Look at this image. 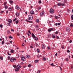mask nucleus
Listing matches in <instances>:
<instances>
[{
    "label": "nucleus",
    "mask_w": 73,
    "mask_h": 73,
    "mask_svg": "<svg viewBox=\"0 0 73 73\" xmlns=\"http://www.w3.org/2000/svg\"><path fill=\"white\" fill-rule=\"evenodd\" d=\"M57 5L58 6H65V3H58L57 4Z\"/></svg>",
    "instance_id": "nucleus-1"
},
{
    "label": "nucleus",
    "mask_w": 73,
    "mask_h": 73,
    "mask_svg": "<svg viewBox=\"0 0 73 73\" xmlns=\"http://www.w3.org/2000/svg\"><path fill=\"white\" fill-rule=\"evenodd\" d=\"M28 19L29 20H32L33 19V16L31 15H30L28 16Z\"/></svg>",
    "instance_id": "nucleus-2"
},
{
    "label": "nucleus",
    "mask_w": 73,
    "mask_h": 73,
    "mask_svg": "<svg viewBox=\"0 0 73 73\" xmlns=\"http://www.w3.org/2000/svg\"><path fill=\"white\" fill-rule=\"evenodd\" d=\"M50 12L51 13H54V10L53 9H50Z\"/></svg>",
    "instance_id": "nucleus-3"
},
{
    "label": "nucleus",
    "mask_w": 73,
    "mask_h": 73,
    "mask_svg": "<svg viewBox=\"0 0 73 73\" xmlns=\"http://www.w3.org/2000/svg\"><path fill=\"white\" fill-rule=\"evenodd\" d=\"M25 60V58L24 56H22L21 57V60L22 61H24Z\"/></svg>",
    "instance_id": "nucleus-4"
},
{
    "label": "nucleus",
    "mask_w": 73,
    "mask_h": 73,
    "mask_svg": "<svg viewBox=\"0 0 73 73\" xmlns=\"http://www.w3.org/2000/svg\"><path fill=\"white\" fill-rule=\"evenodd\" d=\"M66 30L67 32H69L70 31V28H66Z\"/></svg>",
    "instance_id": "nucleus-5"
},
{
    "label": "nucleus",
    "mask_w": 73,
    "mask_h": 73,
    "mask_svg": "<svg viewBox=\"0 0 73 73\" xmlns=\"http://www.w3.org/2000/svg\"><path fill=\"white\" fill-rule=\"evenodd\" d=\"M31 36L33 38H35V37H36V36L35 35V34H33V33H32Z\"/></svg>",
    "instance_id": "nucleus-6"
},
{
    "label": "nucleus",
    "mask_w": 73,
    "mask_h": 73,
    "mask_svg": "<svg viewBox=\"0 0 73 73\" xmlns=\"http://www.w3.org/2000/svg\"><path fill=\"white\" fill-rule=\"evenodd\" d=\"M15 8L17 9L18 10L20 8V7H19V6L18 5H17L15 7Z\"/></svg>",
    "instance_id": "nucleus-7"
},
{
    "label": "nucleus",
    "mask_w": 73,
    "mask_h": 73,
    "mask_svg": "<svg viewBox=\"0 0 73 73\" xmlns=\"http://www.w3.org/2000/svg\"><path fill=\"white\" fill-rule=\"evenodd\" d=\"M34 40H35L36 41H37L38 40V38L37 37L35 36V38H34Z\"/></svg>",
    "instance_id": "nucleus-8"
},
{
    "label": "nucleus",
    "mask_w": 73,
    "mask_h": 73,
    "mask_svg": "<svg viewBox=\"0 0 73 73\" xmlns=\"http://www.w3.org/2000/svg\"><path fill=\"white\" fill-rule=\"evenodd\" d=\"M10 61H11V62H13V57H12L10 58Z\"/></svg>",
    "instance_id": "nucleus-9"
},
{
    "label": "nucleus",
    "mask_w": 73,
    "mask_h": 73,
    "mask_svg": "<svg viewBox=\"0 0 73 73\" xmlns=\"http://www.w3.org/2000/svg\"><path fill=\"white\" fill-rule=\"evenodd\" d=\"M36 21L37 23H39V22L40 21V20H39V19H37L36 20Z\"/></svg>",
    "instance_id": "nucleus-10"
},
{
    "label": "nucleus",
    "mask_w": 73,
    "mask_h": 73,
    "mask_svg": "<svg viewBox=\"0 0 73 73\" xmlns=\"http://www.w3.org/2000/svg\"><path fill=\"white\" fill-rule=\"evenodd\" d=\"M8 22L10 23H12V21L11 19H9L8 20Z\"/></svg>",
    "instance_id": "nucleus-11"
},
{
    "label": "nucleus",
    "mask_w": 73,
    "mask_h": 73,
    "mask_svg": "<svg viewBox=\"0 0 73 73\" xmlns=\"http://www.w3.org/2000/svg\"><path fill=\"white\" fill-rule=\"evenodd\" d=\"M30 12L31 15H33L34 14V11H31Z\"/></svg>",
    "instance_id": "nucleus-12"
},
{
    "label": "nucleus",
    "mask_w": 73,
    "mask_h": 73,
    "mask_svg": "<svg viewBox=\"0 0 73 73\" xmlns=\"http://www.w3.org/2000/svg\"><path fill=\"white\" fill-rule=\"evenodd\" d=\"M7 34H11V32L9 31V30H7Z\"/></svg>",
    "instance_id": "nucleus-13"
},
{
    "label": "nucleus",
    "mask_w": 73,
    "mask_h": 73,
    "mask_svg": "<svg viewBox=\"0 0 73 73\" xmlns=\"http://www.w3.org/2000/svg\"><path fill=\"white\" fill-rule=\"evenodd\" d=\"M15 71H17V72H18L19 70V68H16L15 69Z\"/></svg>",
    "instance_id": "nucleus-14"
},
{
    "label": "nucleus",
    "mask_w": 73,
    "mask_h": 73,
    "mask_svg": "<svg viewBox=\"0 0 73 73\" xmlns=\"http://www.w3.org/2000/svg\"><path fill=\"white\" fill-rule=\"evenodd\" d=\"M17 66L18 67V68H21V66H20V64H18Z\"/></svg>",
    "instance_id": "nucleus-15"
},
{
    "label": "nucleus",
    "mask_w": 73,
    "mask_h": 73,
    "mask_svg": "<svg viewBox=\"0 0 73 73\" xmlns=\"http://www.w3.org/2000/svg\"><path fill=\"white\" fill-rule=\"evenodd\" d=\"M17 16H19V13H16L15 14Z\"/></svg>",
    "instance_id": "nucleus-16"
},
{
    "label": "nucleus",
    "mask_w": 73,
    "mask_h": 73,
    "mask_svg": "<svg viewBox=\"0 0 73 73\" xmlns=\"http://www.w3.org/2000/svg\"><path fill=\"white\" fill-rule=\"evenodd\" d=\"M26 57L27 58H29V56L28 55H27Z\"/></svg>",
    "instance_id": "nucleus-17"
},
{
    "label": "nucleus",
    "mask_w": 73,
    "mask_h": 73,
    "mask_svg": "<svg viewBox=\"0 0 73 73\" xmlns=\"http://www.w3.org/2000/svg\"><path fill=\"white\" fill-rule=\"evenodd\" d=\"M9 3H10L11 4H12L13 3V1L10 0L9 1Z\"/></svg>",
    "instance_id": "nucleus-18"
},
{
    "label": "nucleus",
    "mask_w": 73,
    "mask_h": 73,
    "mask_svg": "<svg viewBox=\"0 0 73 73\" xmlns=\"http://www.w3.org/2000/svg\"><path fill=\"white\" fill-rule=\"evenodd\" d=\"M9 38H11V39H12L13 38V37L11 36V35H10L9 36Z\"/></svg>",
    "instance_id": "nucleus-19"
},
{
    "label": "nucleus",
    "mask_w": 73,
    "mask_h": 73,
    "mask_svg": "<svg viewBox=\"0 0 73 73\" xmlns=\"http://www.w3.org/2000/svg\"><path fill=\"white\" fill-rule=\"evenodd\" d=\"M46 58L45 57H44L43 58V61H46Z\"/></svg>",
    "instance_id": "nucleus-20"
},
{
    "label": "nucleus",
    "mask_w": 73,
    "mask_h": 73,
    "mask_svg": "<svg viewBox=\"0 0 73 73\" xmlns=\"http://www.w3.org/2000/svg\"><path fill=\"white\" fill-rule=\"evenodd\" d=\"M4 40H3V41L1 43L2 45H4Z\"/></svg>",
    "instance_id": "nucleus-21"
},
{
    "label": "nucleus",
    "mask_w": 73,
    "mask_h": 73,
    "mask_svg": "<svg viewBox=\"0 0 73 73\" xmlns=\"http://www.w3.org/2000/svg\"><path fill=\"white\" fill-rule=\"evenodd\" d=\"M0 60H3V57L2 56H0Z\"/></svg>",
    "instance_id": "nucleus-22"
},
{
    "label": "nucleus",
    "mask_w": 73,
    "mask_h": 73,
    "mask_svg": "<svg viewBox=\"0 0 73 73\" xmlns=\"http://www.w3.org/2000/svg\"><path fill=\"white\" fill-rule=\"evenodd\" d=\"M35 28H39V26L37 25H35Z\"/></svg>",
    "instance_id": "nucleus-23"
},
{
    "label": "nucleus",
    "mask_w": 73,
    "mask_h": 73,
    "mask_svg": "<svg viewBox=\"0 0 73 73\" xmlns=\"http://www.w3.org/2000/svg\"><path fill=\"white\" fill-rule=\"evenodd\" d=\"M5 8L6 9H7L8 8V6H7V5H5Z\"/></svg>",
    "instance_id": "nucleus-24"
},
{
    "label": "nucleus",
    "mask_w": 73,
    "mask_h": 73,
    "mask_svg": "<svg viewBox=\"0 0 73 73\" xmlns=\"http://www.w3.org/2000/svg\"><path fill=\"white\" fill-rule=\"evenodd\" d=\"M10 58H11V57L9 56H8L7 60H10Z\"/></svg>",
    "instance_id": "nucleus-25"
},
{
    "label": "nucleus",
    "mask_w": 73,
    "mask_h": 73,
    "mask_svg": "<svg viewBox=\"0 0 73 73\" xmlns=\"http://www.w3.org/2000/svg\"><path fill=\"white\" fill-rule=\"evenodd\" d=\"M13 67H14V68H17V66L15 65H13Z\"/></svg>",
    "instance_id": "nucleus-26"
},
{
    "label": "nucleus",
    "mask_w": 73,
    "mask_h": 73,
    "mask_svg": "<svg viewBox=\"0 0 73 73\" xmlns=\"http://www.w3.org/2000/svg\"><path fill=\"white\" fill-rule=\"evenodd\" d=\"M13 52H14V50H11V52L12 53H13Z\"/></svg>",
    "instance_id": "nucleus-27"
},
{
    "label": "nucleus",
    "mask_w": 73,
    "mask_h": 73,
    "mask_svg": "<svg viewBox=\"0 0 73 73\" xmlns=\"http://www.w3.org/2000/svg\"><path fill=\"white\" fill-rule=\"evenodd\" d=\"M54 64H53V63H52V64H51L50 65L52 66H55V65H53Z\"/></svg>",
    "instance_id": "nucleus-28"
},
{
    "label": "nucleus",
    "mask_w": 73,
    "mask_h": 73,
    "mask_svg": "<svg viewBox=\"0 0 73 73\" xmlns=\"http://www.w3.org/2000/svg\"><path fill=\"white\" fill-rule=\"evenodd\" d=\"M15 23L16 24H18V23H19V21L18 20L16 21H15Z\"/></svg>",
    "instance_id": "nucleus-29"
},
{
    "label": "nucleus",
    "mask_w": 73,
    "mask_h": 73,
    "mask_svg": "<svg viewBox=\"0 0 73 73\" xmlns=\"http://www.w3.org/2000/svg\"><path fill=\"white\" fill-rule=\"evenodd\" d=\"M38 60H35V62L36 63H37V62H38Z\"/></svg>",
    "instance_id": "nucleus-30"
},
{
    "label": "nucleus",
    "mask_w": 73,
    "mask_h": 73,
    "mask_svg": "<svg viewBox=\"0 0 73 73\" xmlns=\"http://www.w3.org/2000/svg\"><path fill=\"white\" fill-rule=\"evenodd\" d=\"M52 37L53 38H56V37L55 35H52Z\"/></svg>",
    "instance_id": "nucleus-31"
},
{
    "label": "nucleus",
    "mask_w": 73,
    "mask_h": 73,
    "mask_svg": "<svg viewBox=\"0 0 73 73\" xmlns=\"http://www.w3.org/2000/svg\"><path fill=\"white\" fill-rule=\"evenodd\" d=\"M35 44H36V47H38V44H37V43H36Z\"/></svg>",
    "instance_id": "nucleus-32"
},
{
    "label": "nucleus",
    "mask_w": 73,
    "mask_h": 73,
    "mask_svg": "<svg viewBox=\"0 0 73 73\" xmlns=\"http://www.w3.org/2000/svg\"><path fill=\"white\" fill-rule=\"evenodd\" d=\"M47 36H48V38H49V37H50V35L48 34L47 35Z\"/></svg>",
    "instance_id": "nucleus-33"
},
{
    "label": "nucleus",
    "mask_w": 73,
    "mask_h": 73,
    "mask_svg": "<svg viewBox=\"0 0 73 73\" xmlns=\"http://www.w3.org/2000/svg\"><path fill=\"white\" fill-rule=\"evenodd\" d=\"M7 2H5L3 4V5H6V4H7Z\"/></svg>",
    "instance_id": "nucleus-34"
},
{
    "label": "nucleus",
    "mask_w": 73,
    "mask_h": 73,
    "mask_svg": "<svg viewBox=\"0 0 73 73\" xmlns=\"http://www.w3.org/2000/svg\"><path fill=\"white\" fill-rule=\"evenodd\" d=\"M32 66L31 65V64H29L28 65V67L30 68V67H31Z\"/></svg>",
    "instance_id": "nucleus-35"
},
{
    "label": "nucleus",
    "mask_w": 73,
    "mask_h": 73,
    "mask_svg": "<svg viewBox=\"0 0 73 73\" xmlns=\"http://www.w3.org/2000/svg\"><path fill=\"white\" fill-rule=\"evenodd\" d=\"M64 3H67V1L66 0H64Z\"/></svg>",
    "instance_id": "nucleus-36"
},
{
    "label": "nucleus",
    "mask_w": 73,
    "mask_h": 73,
    "mask_svg": "<svg viewBox=\"0 0 73 73\" xmlns=\"http://www.w3.org/2000/svg\"><path fill=\"white\" fill-rule=\"evenodd\" d=\"M17 20V18H16L15 19L13 20V21H16V20Z\"/></svg>",
    "instance_id": "nucleus-37"
},
{
    "label": "nucleus",
    "mask_w": 73,
    "mask_h": 73,
    "mask_svg": "<svg viewBox=\"0 0 73 73\" xmlns=\"http://www.w3.org/2000/svg\"><path fill=\"white\" fill-rule=\"evenodd\" d=\"M40 9H41V7H38L37 8V9L38 10H40Z\"/></svg>",
    "instance_id": "nucleus-38"
},
{
    "label": "nucleus",
    "mask_w": 73,
    "mask_h": 73,
    "mask_svg": "<svg viewBox=\"0 0 73 73\" xmlns=\"http://www.w3.org/2000/svg\"><path fill=\"white\" fill-rule=\"evenodd\" d=\"M56 38H57V39H59V38H60L58 36H56Z\"/></svg>",
    "instance_id": "nucleus-39"
},
{
    "label": "nucleus",
    "mask_w": 73,
    "mask_h": 73,
    "mask_svg": "<svg viewBox=\"0 0 73 73\" xmlns=\"http://www.w3.org/2000/svg\"><path fill=\"white\" fill-rule=\"evenodd\" d=\"M64 47H65V46H64V45H62V49H64Z\"/></svg>",
    "instance_id": "nucleus-40"
},
{
    "label": "nucleus",
    "mask_w": 73,
    "mask_h": 73,
    "mask_svg": "<svg viewBox=\"0 0 73 73\" xmlns=\"http://www.w3.org/2000/svg\"><path fill=\"white\" fill-rule=\"evenodd\" d=\"M55 33L56 35H57V34L58 33V31H57L55 32Z\"/></svg>",
    "instance_id": "nucleus-41"
},
{
    "label": "nucleus",
    "mask_w": 73,
    "mask_h": 73,
    "mask_svg": "<svg viewBox=\"0 0 73 73\" xmlns=\"http://www.w3.org/2000/svg\"><path fill=\"white\" fill-rule=\"evenodd\" d=\"M37 52H38V53H39V52H40V50H38V49H37Z\"/></svg>",
    "instance_id": "nucleus-42"
},
{
    "label": "nucleus",
    "mask_w": 73,
    "mask_h": 73,
    "mask_svg": "<svg viewBox=\"0 0 73 73\" xmlns=\"http://www.w3.org/2000/svg\"><path fill=\"white\" fill-rule=\"evenodd\" d=\"M42 49H45V46H43L42 47Z\"/></svg>",
    "instance_id": "nucleus-43"
},
{
    "label": "nucleus",
    "mask_w": 73,
    "mask_h": 73,
    "mask_svg": "<svg viewBox=\"0 0 73 73\" xmlns=\"http://www.w3.org/2000/svg\"><path fill=\"white\" fill-rule=\"evenodd\" d=\"M41 0H40L38 1V3L39 4H41Z\"/></svg>",
    "instance_id": "nucleus-44"
},
{
    "label": "nucleus",
    "mask_w": 73,
    "mask_h": 73,
    "mask_svg": "<svg viewBox=\"0 0 73 73\" xmlns=\"http://www.w3.org/2000/svg\"><path fill=\"white\" fill-rule=\"evenodd\" d=\"M48 32H51V30L50 29H48Z\"/></svg>",
    "instance_id": "nucleus-45"
},
{
    "label": "nucleus",
    "mask_w": 73,
    "mask_h": 73,
    "mask_svg": "<svg viewBox=\"0 0 73 73\" xmlns=\"http://www.w3.org/2000/svg\"><path fill=\"white\" fill-rule=\"evenodd\" d=\"M71 18L72 19V20H73V15H72L71 16Z\"/></svg>",
    "instance_id": "nucleus-46"
},
{
    "label": "nucleus",
    "mask_w": 73,
    "mask_h": 73,
    "mask_svg": "<svg viewBox=\"0 0 73 73\" xmlns=\"http://www.w3.org/2000/svg\"><path fill=\"white\" fill-rule=\"evenodd\" d=\"M70 27H73V25L72 23H71V24L70 25Z\"/></svg>",
    "instance_id": "nucleus-47"
},
{
    "label": "nucleus",
    "mask_w": 73,
    "mask_h": 73,
    "mask_svg": "<svg viewBox=\"0 0 73 73\" xmlns=\"http://www.w3.org/2000/svg\"><path fill=\"white\" fill-rule=\"evenodd\" d=\"M58 18H61V16H60V15H58Z\"/></svg>",
    "instance_id": "nucleus-48"
},
{
    "label": "nucleus",
    "mask_w": 73,
    "mask_h": 73,
    "mask_svg": "<svg viewBox=\"0 0 73 73\" xmlns=\"http://www.w3.org/2000/svg\"><path fill=\"white\" fill-rule=\"evenodd\" d=\"M3 26L2 25H0V27L1 28H3Z\"/></svg>",
    "instance_id": "nucleus-49"
},
{
    "label": "nucleus",
    "mask_w": 73,
    "mask_h": 73,
    "mask_svg": "<svg viewBox=\"0 0 73 73\" xmlns=\"http://www.w3.org/2000/svg\"><path fill=\"white\" fill-rule=\"evenodd\" d=\"M40 16H43V15H43V14H42V13H40Z\"/></svg>",
    "instance_id": "nucleus-50"
},
{
    "label": "nucleus",
    "mask_w": 73,
    "mask_h": 73,
    "mask_svg": "<svg viewBox=\"0 0 73 73\" xmlns=\"http://www.w3.org/2000/svg\"><path fill=\"white\" fill-rule=\"evenodd\" d=\"M28 33H29L30 35H31V31H28Z\"/></svg>",
    "instance_id": "nucleus-51"
},
{
    "label": "nucleus",
    "mask_w": 73,
    "mask_h": 73,
    "mask_svg": "<svg viewBox=\"0 0 73 73\" xmlns=\"http://www.w3.org/2000/svg\"><path fill=\"white\" fill-rule=\"evenodd\" d=\"M8 25H9V26H11V23H8Z\"/></svg>",
    "instance_id": "nucleus-52"
},
{
    "label": "nucleus",
    "mask_w": 73,
    "mask_h": 73,
    "mask_svg": "<svg viewBox=\"0 0 73 73\" xmlns=\"http://www.w3.org/2000/svg\"><path fill=\"white\" fill-rule=\"evenodd\" d=\"M66 61H69V59L68 58H66Z\"/></svg>",
    "instance_id": "nucleus-53"
},
{
    "label": "nucleus",
    "mask_w": 73,
    "mask_h": 73,
    "mask_svg": "<svg viewBox=\"0 0 73 73\" xmlns=\"http://www.w3.org/2000/svg\"><path fill=\"white\" fill-rule=\"evenodd\" d=\"M26 21H27V22H29V23H31V22L30 21H28V20H26Z\"/></svg>",
    "instance_id": "nucleus-54"
},
{
    "label": "nucleus",
    "mask_w": 73,
    "mask_h": 73,
    "mask_svg": "<svg viewBox=\"0 0 73 73\" xmlns=\"http://www.w3.org/2000/svg\"><path fill=\"white\" fill-rule=\"evenodd\" d=\"M7 53H8V55H9V56H11V54H9V52H8Z\"/></svg>",
    "instance_id": "nucleus-55"
},
{
    "label": "nucleus",
    "mask_w": 73,
    "mask_h": 73,
    "mask_svg": "<svg viewBox=\"0 0 73 73\" xmlns=\"http://www.w3.org/2000/svg\"><path fill=\"white\" fill-rule=\"evenodd\" d=\"M40 70H38V71L37 72V73H40Z\"/></svg>",
    "instance_id": "nucleus-56"
},
{
    "label": "nucleus",
    "mask_w": 73,
    "mask_h": 73,
    "mask_svg": "<svg viewBox=\"0 0 73 73\" xmlns=\"http://www.w3.org/2000/svg\"><path fill=\"white\" fill-rule=\"evenodd\" d=\"M17 35L19 36H20V34L19 33H17Z\"/></svg>",
    "instance_id": "nucleus-57"
},
{
    "label": "nucleus",
    "mask_w": 73,
    "mask_h": 73,
    "mask_svg": "<svg viewBox=\"0 0 73 73\" xmlns=\"http://www.w3.org/2000/svg\"><path fill=\"white\" fill-rule=\"evenodd\" d=\"M55 25H56V26H57V25H58V24L57 23H55Z\"/></svg>",
    "instance_id": "nucleus-58"
},
{
    "label": "nucleus",
    "mask_w": 73,
    "mask_h": 73,
    "mask_svg": "<svg viewBox=\"0 0 73 73\" xmlns=\"http://www.w3.org/2000/svg\"><path fill=\"white\" fill-rule=\"evenodd\" d=\"M67 52L68 53H69V52H70V51L69 50H67Z\"/></svg>",
    "instance_id": "nucleus-59"
},
{
    "label": "nucleus",
    "mask_w": 73,
    "mask_h": 73,
    "mask_svg": "<svg viewBox=\"0 0 73 73\" xmlns=\"http://www.w3.org/2000/svg\"><path fill=\"white\" fill-rule=\"evenodd\" d=\"M72 42V40H70V43H71Z\"/></svg>",
    "instance_id": "nucleus-60"
},
{
    "label": "nucleus",
    "mask_w": 73,
    "mask_h": 73,
    "mask_svg": "<svg viewBox=\"0 0 73 73\" xmlns=\"http://www.w3.org/2000/svg\"><path fill=\"white\" fill-rule=\"evenodd\" d=\"M47 49H50V48H49V46H48L47 47Z\"/></svg>",
    "instance_id": "nucleus-61"
},
{
    "label": "nucleus",
    "mask_w": 73,
    "mask_h": 73,
    "mask_svg": "<svg viewBox=\"0 0 73 73\" xmlns=\"http://www.w3.org/2000/svg\"><path fill=\"white\" fill-rule=\"evenodd\" d=\"M61 66H63V65H64V64H63L62 63H61Z\"/></svg>",
    "instance_id": "nucleus-62"
},
{
    "label": "nucleus",
    "mask_w": 73,
    "mask_h": 73,
    "mask_svg": "<svg viewBox=\"0 0 73 73\" xmlns=\"http://www.w3.org/2000/svg\"><path fill=\"white\" fill-rule=\"evenodd\" d=\"M42 14L44 15V12L42 11Z\"/></svg>",
    "instance_id": "nucleus-63"
},
{
    "label": "nucleus",
    "mask_w": 73,
    "mask_h": 73,
    "mask_svg": "<svg viewBox=\"0 0 73 73\" xmlns=\"http://www.w3.org/2000/svg\"><path fill=\"white\" fill-rule=\"evenodd\" d=\"M11 31H13V32H14V30H13V29H11Z\"/></svg>",
    "instance_id": "nucleus-64"
}]
</instances>
